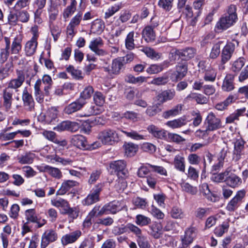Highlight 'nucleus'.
<instances>
[{
  "instance_id": "obj_44",
  "label": "nucleus",
  "mask_w": 248,
  "mask_h": 248,
  "mask_svg": "<svg viewBox=\"0 0 248 248\" xmlns=\"http://www.w3.org/2000/svg\"><path fill=\"white\" fill-rule=\"evenodd\" d=\"M42 81L45 85L44 87V92L46 96H48L50 94V91L52 87V80L50 76L47 75H45L42 78Z\"/></svg>"
},
{
  "instance_id": "obj_30",
  "label": "nucleus",
  "mask_w": 248,
  "mask_h": 248,
  "mask_svg": "<svg viewBox=\"0 0 248 248\" xmlns=\"http://www.w3.org/2000/svg\"><path fill=\"white\" fill-rule=\"evenodd\" d=\"M35 158V155L31 152H27L24 154L17 156V160L19 163L22 165L31 164L33 163Z\"/></svg>"
},
{
  "instance_id": "obj_57",
  "label": "nucleus",
  "mask_w": 248,
  "mask_h": 248,
  "mask_svg": "<svg viewBox=\"0 0 248 248\" xmlns=\"http://www.w3.org/2000/svg\"><path fill=\"white\" fill-rule=\"evenodd\" d=\"M93 100L97 106H102L105 103V97L100 92H95L93 95Z\"/></svg>"
},
{
  "instance_id": "obj_6",
  "label": "nucleus",
  "mask_w": 248,
  "mask_h": 248,
  "mask_svg": "<svg viewBox=\"0 0 248 248\" xmlns=\"http://www.w3.org/2000/svg\"><path fill=\"white\" fill-rule=\"evenodd\" d=\"M245 195V190H241L237 191L235 196L227 204L226 209L229 212H234L236 210Z\"/></svg>"
},
{
  "instance_id": "obj_15",
  "label": "nucleus",
  "mask_w": 248,
  "mask_h": 248,
  "mask_svg": "<svg viewBox=\"0 0 248 248\" xmlns=\"http://www.w3.org/2000/svg\"><path fill=\"white\" fill-rule=\"evenodd\" d=\"M245 141L242 139H238L234 142L233 152V159L235 161L239 160L242 155H244Z\"/></svg>"
},
{
  "instance_id": "obj_55",
  "label": "nucleus",
  "mask_w": 248,
  "mask_h": 248,
  "mask_svg": "<svg viewBox=\"0 0 248 248\" xmlns=\"http://www.w3.org/2000/svg\"><path fill=\"white\" fill-rule=\"evenodd\" d=\"M229 228V224L227 222H223L220 226L217 227L214 232L217 236H221L223 234L227 232Z\"/></svg>"
},
{
  "instance_id": "obj_18",
  "label": "nucleus",
  "mask_w": 248,
  "mask_h": 248,
  "mask_svg": "<svg viewBox=\"0 0 248 248\" xmlns=\"http://www.w3.org/2000/svg\"><path fill=\"white\" fill-rule=\"evenodd\" d=\"M71 143L73 145L82 150H92L88 149L89 145L85 137L80 135H74L71 139Z\"/></svg>"
},
{
  "instance_id": "obj_63",
  "label": "nucleus",
  "mask_w": 248,
  "mask_h": 248,
  "mask_svg": "<svg viewBox=\"0 0 248 248\" xmlns=\"http://www.w3.org/2000/svg\"><path fill=\"white\" fill-rule=\"evenodd\" d=\"M18 21L22 23H27L30 19V14L26 10H22L17 12Z\"/></svg>"
},
{
  "instance_id": "obj_53",
  "label": "nucleus",
  "mask_w": 248,
  "mask_h": 248,
  "mask_svg": "<svg viewBox=\"0 0 248 248\" xmlns=\"http://www.w3.org/2000/svg\"><path fill=\"white\" fill-rule=\"evenodd\" d=\"M94 92L93 88L91 86H88L84 88L83 91L80 93V98L85 101V99H89L91 97Z\"/></svg>"
},
{
  "instance_id": "obj_13",
  "label": "nucleus",
  "mask_w": 248,
  "mask_h": 248,
  "mask_svg": "<svg viewBox=\"0 0 248 248\" xmlns=\"http://www.w3.org/2000/svg\"><path fill=\"white\" fill-rule=\"evenodd\" d=\"M120 204L118 201H113L105 204L100 209V215L115 214L121 211Z\"/></svg>"
},
{
  "instance_id": "obj_19",
  "label": "nucleus",
  "mask_w": 248,
  "mask_h": 248,
  "mask_svg": "<svg viewBox=\"0 0 248 248\" xmlns=\"http://www.w3.org/2000/svg\"><path fill=\"white\" fill-rule=\"evenodd\" d=\"M85 104V101L78 99L67 106L64 109V112L66 114H71L80 109Z\"/></svg>"
},
{
  "instance_id": "obj_43",
  "label": "nucleus",
  "mask_w": 248,
  "mask_h": 248,
  "mask_svg": "<svg viewBox=\"0 0 248 248\" xmlns=\"http://www.w3.org/2000/svg\"><path fill=\"white\" fill-rule=\"evenodd\" d=\"M139 50L143 52L149 58L152 59H158L160 58V55L153 48L149 47L139 46Z\"/></svg>"
},
{
  "instance_id": "obj_50",
  "label": "nucleus",
  "mask_w": 248,
  "mask_h": 248,
  "mask_svg": "<svg viewBox=\"0 0 248 248\" xmlns=\"http://www.w3.org/2000/svg\"><path fill=\"white\" fill-rule=\"evenodd\" d=\"M134 32L131 31L127 35L125 39V46L126 49L131 50L135 48Z\"/></svg>"
},
{
  "instance_id": "obj_3",
  "label": "nucleus",
  "mask_w": 248,
  "mask_h": 248,
  "mask_svg": "<svg viewBox=\"0 0 248 248\" xmlns=\"http://www.w3.org/2000/svg\"><path fill=\"white\" fill-rule=\"evenodd\" d=\"M109 171L111 174H116L118 177H127L128 171L126 169V163L123 160L112 161L109 164Z\"/></svg>"
},
{
  "instance_id": "obj_27",
  "label": "nucleus",
  "mask_w": 248,
  "mask_h": 248,
  "mask_svg": "<svg viewBox=\"0 0 248 248\" xmlns=\"http://www.w3.org/2000/svg\"><path fill=\"white\" fill-rule=\"evenodd\" d=\"M187 67L185 64H180L176 66V71L172 74V78L176 80H181L187 73Z\"/></svg>"
},
{
  "instance_id": "obj_45",
  "label": "nucleus",
  "mask_w": 248,
  "mask_h": 248,
  "mask_svg": "<svg viewBox=\"0 0 248 248\" xmlns=\"http://www.w3.org/2000/svg\"><path fill=\"white\" fill-rule=\"evenodd\" d=\"M124 147L125 150V154L127 156H132L134 155L138 149V145L131 142L125 144Z\"/></svg>"
},
{
  "instance_id": "obj_48",
  "label": "nucleus",
  "mask_w": 248,
  "mask_h": 248,
  "mask_svg": "<svg viewBox=\"0 0 248 248\" xmlns=\"http://www.w3.org/2000/svg\"><path fill=\"white\" fill-rule=\"evenodd\" d=\"M234 100V96L229 95L223 102L217 103L215 108L218 110H223L227 108L229 104H231Z\"/></svg>"
},
{
  "instance_id": "obj_47",
  "label": "nucleus",
  "mask_w": 248,
  "mask_h": 248,
  "mask_svg": "<svg viewBox=\"0 0 248 248\" xmlns=\"http://www.w3.org/2000/svg\"><path fill=\"white\" fill-rule=\"evenodd\" d=\"M135 222L139 226H145L149 225L151 222V219L149 217L139 214L136 217Z\"/></svg>"
},
{
  "instance_id": "obj_38",
  "label": "nucleus",
  "mask_w": 248,
  "mask_h": 248,
  "mask_svg": "<svg viewBox=\"0 0 248 248\" xmlns=\"http://www.w3.org/2000/svg\"><path fill=\"white\" fill-rule=\"evenodd\" d=\"M105 27V24L103 21L96 19L92 23L91 31L93 33L100 34L103 31Z\"/></svg>"
},
{
  "instance_id": "obj_34",
  "label": "nucleus",
  "mask_w": 248,
  "mask_h": 248,
  "mask_svg": "<svg viewBox=\"0 0 248 248\" xmlns=\"http://www.w3.org/2000/svg\"><path fill=\"white\" fill-rule=\"evenodd\" d=\"M187 121L185 117L179 118L172 121H169L166 123V125L173 129L180 128L186 125Z\"/></svg>"
},
{
  "instance_id": "obj_21",
  "label": "nucleus",
  "mask_w": 248,
  "mask_h": 248,
  "mask_svg": "<svg viewBox=\"0 0 248 248\" xmlns=\"http://www.w3.org/2000/svg\"><path fill=\"white\" fill-rule=\"evenodd\" d=\"M58 110L55 107L49 108L44 115V120L49 124H55L57 121Z\"/></svg>"
},
{
  "instance_id": "obj_24",
  "label": "nucleus",
  "mask_w": 248,
  "mask_h": 248,
  "mask_svg": "<svg viewBox=\"0 0 248 248\" xmlns=\"http://www.w3.org/2000/svg\"><path fill=\"white\" fill-rule=\"evenodd\" d=\"M162 226L160 223L154 222L149 226L148 233L155 239L159 238L162 234Z\"/></svg>"
},
{
  "instance_id": "obj_42",
  "label": "nucleus",
  "mask_w": 248,
  "mask_h": 248,
  "mask_svg": "<svg viewBox=\"0 0 248 248\" xmlns=\"http://www.w3.org/2000/svg\"><path fill=\"white\" fill-rule=\"evenodd\" d=\"M122 133L125 134V135L129 138H130L133 140H145V136L140 134L138 132L133 130H129L128 131L121 130Z\"/></svg>"
},
{
  "instance_id": "obj_23",
  "label": "nucleus",
  "mask_w": 248,
  "mask_h": 248,
  "mask_svg": "<svg viewBox=\"0 0 248 248\" xmlns=\"http://www.w3.org/2000/svg\"><path fill=\"white\" fill-rule=\"evenodd\" d=\"M235 75L227 74L225 77L221 86L222 90L224 92H231L234 88V79Z\"/></svg>"
},
{
  "instance_id": "obj_56",
  "label": "nucleus",
  "mask_w": 248,
  "mask_h": 248,
  "mask_svg": "<svg viewBox=\"0 0 248 248\" xmlns=\"http://www.w3.org/2000/svg\"><path fill=\"white\" fill-rule=\"evenodd\" d=\"M163 66L162 64H152L147 68L146 71L150 75L157 74L163 70L164 69Z\"/></svg>"
},
{
  "instance_id": "obj_12",
  "label": "nucleus",
  "mask_w": 248,
  "mask_h": 248,
  "mask_svg": "<svg viewBox=\"0 0 248 248\" xmlns=\"http://www.w3.org/2000/svg\"><path fill=\"white\" fill-rule=\"evenodd\" d=\"M207 123V130L211 131L219 129L222 127L221 122L213 112H210L206 119Z\"/></svg>"
},
{
  "instance_id": "obj_14",
  "label": "nucleus",
  "mask_w": 248,
  "mask_h": 248,
  "mask_svg": "<svg viewBox=\"0 0 248 248\" xmlns=\"http://www.w3.org/2000/svg\"><path fill=\"white\" fill-rule=\"evenodd\" d=\"M234 16H233H233L232 17V18L227 16L222 17L216 24V30L220 31L226 30L236 22V21L234 20Z\"/></svg>"
},
{
  "instance_id": "obj_2",
  "label": "nucleus",
  "mask_w": 248,
  "mask_h": 248,
  "mask_svg": "<svg viewBox=\"0 0 248 248\" xmlns=\"http://www.w3.org/2000/svg\"><path fill=\"white\" fill-rule=\"evenodd\" d=\"M98 137L99 140L104 144L113 145L117 143L120 140L117 131L110 128L106 129L101 131Z\"/></svg>"
},
{
  "instance_id": "obj_59",
  "label": "nucleus",
  "mask_w": 248,
  "mask_h": 248,
  "mask_svg": "<svg viewBox=\"0 0 248 248\" xmlns=\"http://www.w3.org/2000/svg\"><path fill=\"white\" fill-rule=\"evenodd\" d=\"M66 71L70 73L73 78L76 79H79L82 78L81 71L75 69L72 65H69L66 68Z\"/></svg>"
},
{
  "instance_id": "obj_1",
  "label": "nucleus",
  "mask_w": 248,
  "mask_h": 248,
  "mask_svg": "<svg viewBox=\"0 0 248 248\" xmlns=\"http://www.w3.org/2000/svg\"><path fill=\"white\" fill-rule=\"evenodd\" d=\"M17 77L11 79L7 82V86L3 91V105L7 109L11 107L13 91L18 92L25 81V74L22 71H16Z\"/></svg>"
},
{
  "instance_id": "obj_33",
  "label": "nucleus",
  "mask_w": 248,
  "mask_h": 248,
  "mask_svg": "<svg viewBox=\"0 0 248 248\" xmlns=\"http://www.w3.org/2000/svg\"><path fill=\"white\" fill-rule=\"evenodd\" d=\"M173 165L174 168L180 171L184 172L185 171V157L181 155H176L174 158Z\"/></svg>"
},
{
  "instance_id": "obj_51",
  "label": "nucleus",
  "mask_w": 248,
  "mask_h": 248,
  "mask_svg": "<svg viewBox=\"0 0 248 248\" xmlns=\"http://www.w3.org/2000/svg\"><path fill=\"white\" fill-rule=\"evenodd\" d=\"M222 43V41H219L214 45L209 55L211 59H215L218 56L220 53V46Z\"/></svg>"
},
{
  "instance_id": "obj_64",
  "label": "nucleus",
  "mask_w": 248,
  "mask_h": 248,
  "mask_svg": "<svg viewBox=\"0 0 248 248\" xmlns=\"http://www.w3.org/2000/svg\"><path fill=\"white\" fill-rule=\"evenodd\" d=\"M168 81V78L166 76L159 77L154 78L150 83L156 86H161L165 85Z\"/></svg>"
},
{
  "instance_id": "obj_35",
  "label": "nucleus",
  "mask_w": 248,
  "mask_h": 248,
  "mask_svg": "<svg viewBox=\"0 0 248 248\" xmlns=\"http://www.w3.org/2000/svg\"><path fill=\"white\" fill-rule=\"evenodd\" d=\"M13 70V65L11 62H7L3 66L0 67V81L8 77Z\"/></svg>"
},
{
  "instance_id": "obj_26",
  "label": "nucleus",
  "mask_w": 248,
  "mask_h": 248,
  "mask_svg": "<svg viewBox=\"0 0 248 248\" xmlns=\"http://www.w3.org/2000/svg\"><path fill=\"white\" fill-rule=\"evenodd\" d=\"M179 58L183 61H188L193 58L196 54V50L192 47L178 50L176 52Z\"/></svg>"
},
{
  "instance_id": "obj_5",
  "label": "nucleus",
  "mask_w": 248,
  "mask_h": 248,
  "mask_svg": "<svg viewBox=\"0 0 248 248\" xmlns=\"http://www.w3.org/2000/svg\"><path fill=\"white\" fill-rule=\"evenodd\" d=\"M26 219L28 222L34 223L37 224V228H41L47 222L45 218L38 216L34 209H30L25 211Z\"/></svg>"
},
{
  "instance_id": "obj_32",
  "label": "nucleus",
  "mask_w": 248,
  "mask_h": 248,
  "mask_svg": "<svg viewBox=\"0 0 248 248\" xmlns=\"http://www.w3.org/2000/svg\"><path fill=\"white\" fill-rule=\"evenodd\" d=\"M38 42L37 40L31 39L25 44V51L27 56H32L36 52Z\"/></svg>"
},
{
  "instance_id": "obj_17",
  "label": "nucleus",
  "mask_w": 248,
  "mask_h": 248,
  "mask_svg": "<svg viewBox=\"0 0 248 248\" xmlns=\"http://www.w3.org/2000/svg\"><path fill=\"white\" fill-rule=\"evenodd\" d=\"M82 232L79 230H76L71 233L63 235L61 238L62 244L67 245L75 242L81 235Z\"/></svg>"
},
{
  "instance_id": "obj_31",
  "label": "nucleus",
  "mask_w": 248,
  "mask_h": 248,
  "mask_svg": "<svg viewBox=\"0 0 248 248\" xmlns=\"http://www.w3.org/2000/svg\"><path fill=\"white\" fill-rule=\"evenodd\" d=\"M183 105L177 104L171 109L163 112L162 117L165 119H169L171 117H175L181 113Z\"/></svg>"
},
{
  "instance_id": "obj_20",
  "label": "nucleus",
  "mask_w": 248,
  "mask_h": 248,
  "mask_svg": "<svg viewBox=\"0 0 248 248\" xmlns=\"http://www.w3.org/2000/svg\"><path fill=\"white\" fill-rule=\"evenodd\" d=\"M22 99L24 105L27 107L28 110L31 111L34 108V101L31 93H30L26 88L23 91Z\"/></svg>"
},
{
  "instance_id": "obj_41",
  "label": "nucleus",
  "mask_w": 248,
  "mask_h": 248,
  "mask_svg": "<svg viewBox=\"0 0 248 248\" xmlns=\"http://www.w3.org/2000/svg\"><path fill=\"white\" fill-rule=\"evenodd\" d=\"M77 2L76 0H71L69 5L67 6L63 12V17L66 19L71 16L76 11L77 9Z\"/></svg>"
},
{
  "instance_id": "obj_16",
  "label": "nucleus",
  "mask_w": 248,
  "mask_h": 248,
  "mask_svg": "<svg viewBox=\"0 0 248 248\" xmlns=\"http://www.w3.org/2000/svg\"><path fill=\"white\" fill-rule=\"evenodd\" d=\"M175 94V91L173 89L167 90L162 92L156 96L158 102L157 105H161L168 101L173 99Z\"/></svg>"
},
{
  "instance_id": "obj_22",
  "label": "nucleus",
  "mask_w": 248,
  "mask_h": 248,
  "mask_svg": "<svg viewBox=\"0 0 248 248\" xmlns=\"http://www.w3.org/2000/svg\"><path fill=\"white\" fill-rule=\"evenodd\" d=\"M234 50V45L232 43H229L224 47L221 53V63L225 64L231 59Z\"/></svg>"
},
{
  "instance_id": "obj_29",
  "label": "nucleus",
  "mask_w": 248,
  "mask_h": 248,
  "mask_svg": "<svg viewBox=\"0 0 248 248\" xmlns=\"http://www.w3.org/2000/svg\"><path fill=\"white\" fill-rule=\"evenodd\" d=\"M42 81L40 79L36 80L34 85V95L36 100L40 103L44 101V96L46 95L45 92H43L41 89Z\"/></svg>"
},
{
  "instance_id": "obj_52",
  "label": "nucleus",
  "mask_w": 248,
  "mask_h": 248,
  "mask_svg": "<svg viewBox=\"0 0 248 248\" xmlns=\"http://www.w3.org/2000/svg\"><path fill=\"white\" fill-rule=\"evenodd\" d=\"M245 60L244 58H240L234 61L231 67L232 71L234 73H238L241 70L245 65Z\"/></svg>"
},
{
  "instance_id": "obj_4",
  "label": "nucleus",
  "mask_w": 248,
  "mask_h": 248,
  "mask_svg": "<svg viewBox=\"0 0 248 248\" xmlns=\"http://www.w3.org/2000/svg\"><path fill=\"white\" fill-rule=\"evenodd\" d=\"M103 184L100 183L95 185L90 191L87 196L82 201L83 205L90 206L100 201V194L102 190Z\"/></svg>"
},
{
  "instance_id": "obj_37",
  "label": "nucleus",
  "mask_w": 248,
  "mask_h": 248,
  "mask_svg": "<svg viewBox=\"0 0 248 248\" xmlns=\"http://www.w3.org/2000/svg\"><path fill=\"white\" fill-rule=\"evenodd\" d=\"M246 109L243 108L235 110L233 113L230 114L226 119V124H231L235 122L236 120H239L240 116H242L245 113Z\"/></svg>"
},
{
  "instance_id": "obj_8",
  "label": "nucleus",
  "mask_w": 248,
  "mask_h": 248,
  "mask_svg": "<svg viewBox=\"0 0 248 248\" xmlns=\"http://www.w3.org/2000/svg\"><path fill=\"white\" fill-rule=\"evenodd\" d=\"M103 45V40L100 37H97L90 42L89 47L96 55L99 56H104L107 54V52L101 48Z\"/></svg>"
},
{
  "instance_id": "obj_10",
  "label": "nucleus",
  "mask_w": 248,
  "mask_h": 248,
  "mask_svg": "<svg viewBox=\"0 0 248 248\" xmlns=\"http://www.w3.org/2000/svg\"><path fill=\"white\" fill-rule=\"evenodd\" d=\"M196 230L195 227H190L186 230L184 235L181 238L182 246L180 248H186L193 242L196 236Z\"/></svg>"
},
{
  "instance_id": "obj_40",
  "label": "nucleus",
  "mask_w": 248,
  "mask_h": 248,
  "mask_svg": "<svg viewBox=\"0 0 248 248\" xmlns=\"http://www.w3.org/2000/svg\"><path fill=\"white\" fill-rule=\"evenodd\" d=\"M22 39L16 36L14 38L11 45L10 51L13 54H17L21 51L22 48Z\"/></svg>"
},
{
  "instance_id": "obj_62",
  "label": "nucleus",
  "mask_w": 248,
  "mask_h": 248,
  "mask_svg": "<svg viewBox=\"0 0 248 248\" xmlns=\"http://www.w3.org/2000/svg\"><path fill=\"white\" fill-rule=\"evenodd\" d=\"M209 208H198L195 212V216L196 217L202 219L209 213Z\"/></svg>"
},
{
  "instance_id": "obj_39",
  "label": "nucleus",
  "mask_w": 248,
  "mask_h": 248,
  "mask_svg": "<svg viewBox=\"0 0 248 248\" xmlns=\"http://www.w3.org/2000/svg\"><path fill=\"white\" fill-rule=\"evenodd\" d=\"M225 182L228 186L235 188L241 185L242 180L239 176L233 174L228 177L225 179Z\"/></svg>"
},
{
  "instance_id": "obj_7",
  "label": "nucleus",
  "mask_w": 248,
  "mask_h": 248,
  "mask_svg": "<svg viewBox=\"0 0 248 248\" xmlns=\"http://www.w3.org/2000/svg\"><path fill=\"white\" fill-rule=\"evenodd\" d=\"M82 12L78 11L77 14L72 17L66 28L67 34L73 36L76 33V27L80 24L82 19Z\"/></svg>"
},
{
  "instance_id": "obj_49",
  "label": "nucleus",
  "mask_w": 248,
  "mask_h": 248,
  "mask_svg": "<svg viewBox=\"0 0 248 248\" xmlns=\"http://www.w3.org/2000/svg\"><path fill=\"white\" fill-rule=\"evenodd\" d=\"M45 214L51 223L56 222L59 216V213L57 210L52 207L48 208L46 211Z\"/></svg>"
},
{
  "instance_id": "obj_54",
  "label": "nucleus",
  "mask_w": 248,
  "mask_h": 248,
  "mask_svg": "<svg viewBox=\"0 0 248 248\" xmlns=\"http://www.w3.org/2000/svg\"><path fill=\"white\" fill-rule=\"evenodd\" d=\"M126 177H118L115 185L116 189L118 192L124 191L127 186V182L125 180Z\"/></svg>"
},
{
  "instance_id": "obj_46",
  "label": "nucleus",
  "mask_w": 248,
  "mask_h": 248,
  "mask_svg": "<svg viewBox=\"0 0 248 248\" xmlns=\"http://www.w3.org/2000/svg\"><path fill=\"white\" fill-rule=\"evenodd\" d=\"M226 148H223V149L219 152L218 155V162L217 164L213 166V169L215 170H219L221 167H223L224 164V160L227 154V150Z\"/></svg>"
},
{
  "instance_id": "obj_28",
  "label": "nucleus",
  "mask_w": 248,
  "mask_h": 248,
  "mask_svg": "<svg viewBox=\"0 0 248 248\" xmlns=\"http://www.w3.org/2000/svg\"><path fill=\"white\" fill-rule=\"evenodd\" d=\"M147 131L155 138L163 139L167 137V131L160 129L155 125L151 124L147 128Z\"/></svg>"
},
{
  "instance_id": "obj_58",
  "label": "nucleus",
  "mask_w": 248,
  "mask_h": 248,
  "mask_svg": "<svg viewBox=\"0 0 248 248\" xmlns=\"http://www.w3.org/2000/svg\"><path fill=\"white\" fill-rule=\"evenodd\" d=\"M170 214L171 217L175 219H182L185 216L182 210L177 207H173L172 208Z\"/></svg>"
},
{
  "instance_id": "obj_61",
  "label": "nucleus",
  "mask_w": 248,
  "mask_h": 248,
  "mask_svg": "<svg viewBox=\"0 0 248 248\" xmlns=\"http://www.w3.org/2000/svg\"><path fill=\"white\" fill-rule=\"evenodd\" d=\"M121 7L118 4H114L109 7L105 13L104 18L108 19L112 16L120 9Z\"/></svg>"
},
{
  "instance_id": "obj_60",
  "label": "nucleus",
  "mask_w": 248,
  "mask_h": 248,
  "mask_svg": "<svg viewBox=\"0 0 248 248\" xmlns=\"http://www.w3.org/2000/svg\"><path fill=\"white\" fill-rule=\"evenodd\" d=\"M123 117L133 122L138 121L140 119L139 114L133 111H126L124 113Z\"/></svg>"
},
{
  "instance_id": "obj_36",
  "label": "nucleus",
  "mask_w": 248,
  "mask_h": 248,
  "mask_svg": "<svg viewBox=\"0 0 248 248\" xmlns=\"http://www.w3.org/2000/svg\"><path fill=\"white\" fill-rule=\"evenodd\" d=\"M142 34L143 38L147 42H152L155 40V32L151 26L146 27L142 31Z\"/></svg>"
},
{
  "instance_id": "obj_25",
  "label": "nucleus",
  "mask_w": 248,
  "mask_h": 248,
  "mask_svg": "<svg viewBox=\"0 0 248 248\" xmlns=\"http://www.w3.org/2000/svg\"><path fill=\"white\" fill-rule=\"evenodd\" d=\"M78 185V183L76 181L66 180L63 181L59 190L57 191V196L63 195L72 187Z\"/></svg>"
},
{
  "instance_id": "obj_11",
  "label": "nucleus",
  "mask_w": 248,
  "mask_h": 248,
  "mask_svg": "<svg viewBox=\"0 0 248 248\" xmlns=\"http://www.w3.org/2000/svg\"><path fill=\"white\" fill-rule=\"evenodd\" d=\"M124 58L122 57H118L113 60L110 67H105V71L110 74H119L124 66Z\"/></svg>"
},
{
  "instance_id": "obj_9",
  "label": "nucleus",
  "mask_w": 248,
  "mask_h": 248,
  "mask_svg": "<svg viewBox=\"0 0 248 248\" xmlns=\"http://www.w3.org/2000/svg\"><path fill=\"white\" fill-rule=\"evenodd\" d=\"M58 239V234L55 231L50 229L46 230L41 238V248H46L50 243Z\"/></svg>"
}]
</instances>
